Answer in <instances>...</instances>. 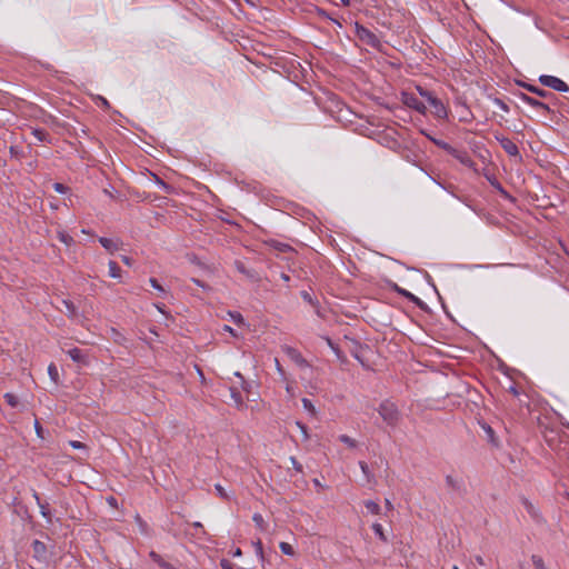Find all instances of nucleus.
<instances>
[{
    "mask_svg": "<svg viewBox=\"0 0 569 569\" xmlns=\"http://www.w3.org/2000/svg\"><path fill=\"white\" fill-rule=\"evenodd\" d=\"M372 530L382 541H387V537L385 536L382 525L373 523L372 525Z\"/></svg>",
    "mask_w": 569,
    "mask_h": 569,
    "instance_id": "obj_38",
    "label": "nucleus"
},
{
    "mask_svg": "<svg viewBox=\"0 0 569 569\" xmlns=\"http://www.w3.org/2000/svg\"><path fill=\"white\" fill-rule=\"evenodd\" d=\"M508 390H509V392H510V393H512L513 396H516V397H517V396H519V391H518V389H517V387H516V386L511 385V386L509 387V389H508Z\"/></svg>",
    "mask_w": 569,
    "mask_h": 569,
    "instance_id": "obj_57",
    "label": "nucleus"
},
{
    "mask_svg": "<svg viewBox=\"0 0 569 569\" xmlns=\"http://www.w3.org/2000/svg\"><path fill=\"white\" fill-rule=\"evenodd\" d=\"M445 480L447 487L455 491H461L463 489L462 478L456 477L453 475H447Z\"/></svg>",
    "mask_w": 569,
    "mask_h": 569,
    "instance_id": "obj_15",
    "label": "nucleus"
},
{
    "mask_svg": "<svg viewBox=\"0 0 569 569\" xmlns=\"http://www.w3.org/2000/svg\"><path fill=\"white\" fill-rule=\"evenodd\" d=\"M57 238L59 239V241L64 243L67 247H70L74 243L73 238L64 230H58Z\"/></svg>",
    "mask_w": 569,
    "mask_h": 569,
    "instance_id": "obj_24",
    "label": "nucleus"
},
{
    "mask_svg": "<svg viewBox=\"0 0 569 569\" xmlns=\"http://www.w3.org/2000/svg\"><path fill=\"white\" fill-rule=\"evenodd\" d=\"M432 142L441 148L442 150H445L446 152H448L449 154L451 153V151L453 150V147L450 146L448 142L443 141V140H438V139H432Z\"/></svg>",
    "mask_w": 569,
    "mask_h": 569,
    "instance_id": "obj_32",
    "label": "nucleus"
},
{
    "mask_svg": "<svg viewBox=\"0 0 569 569\" xmlns=\"http://www.w3.org/2000/svg\"><path fill=\"white\" fill-rule=\"evenodd\" d=\"M378 413L382 418V420L387 422V425H390L391 409L389 408L388 403H381Z\"/></svg>",
    "mask_w": 569,
    "mask_h": 569,
    "instance_id": "obj_22",
    "label": "nucleus"
},
{
    "mask_svg": "<svg viewBox=\"0 0 569 569\" xmlns=\"http://www.w3.org/2000/svg\"><path fill=\"white\" fill-rule=\"evenodd\" d=\"M230 397L234 401L237 407H242L243 406V398H242L241 392L239 391V389L237 387H230Z\"/></svg>",
    "mask_w": 569,
    "mask_h": 569,
    "instance_id": "obj_25",
    "label": "nucleus"
},
{
    "mask_svg": "<svg viewBox=\"0 0 569 569\" xmlns=\"http://www.w3.org/2000/svg\"><path fill=\"white\" fill-rule=\"evenodd\" d=\"M300 296L301 298L307 302L309 303L310 306H312L313 308H318V299L317 298H313L308 291L306 290H302L300 292Z\"/></svg>",
    "mask_w": 569,
    "mask_h": 569,
    "instance_id": "obj_28",
    "label": "nucleus"
},
{
    "mask_svg": "<svg viewBox=\"0 0 569 569\" xmlns=\"http://www.w3.org/2000/svg\"><path fill=\"white\" fill-rule=\"evenodd\" d=\"M525 88L528 91H530V92H532V93H535V94H537V96H539L541 98L553 97V94L551 92L546 91L543 89H540V88H538L536 86H532V84H525Z\"/></svg>",
    "mask_w": 569,
    "mask_h": 569,
    "instance_id": "obj_23",
    "label": "nucleus"
},
{
    "mask_svg": "<svg viewBox=\"0 0 569 569\" xmlns=\"http://www.w3.org/2000/svg\"><path fill=\"white\" fill-rule=\"evenodd\" d=\"M280 278H281L284 282L290 281V277H289L287 273H284V272H282V273H281Z\"/></svg>",
    "mask_w": 569,
    "mask_h": 569,
    "instance_id": "obj_62",
    "label": "nucleus"
},
{
    "mask_svg": "<svg viewBox=\"0 0 569 569\" xmlns=\"http://www.w3.org/2000/svg\"><path fill=\"white\" fill-rule=\"evenodd\" d=\"M150 558L156 561L160 567L162 568H166V569H169L170 568V565L168 562H166L160 555H158L156 551H151L150 552Z\"/></svg>",
    "mask_w": 569,
    "mask_h": 569,
    "instance_id": "obj_31",
    "label": "nucleus"
},
{
    "mask_svg": "<svg viewBox=\"0 0 569 569\" xmlns=\"http://www.w3.org/2000/svg\"><path fill=\"white\" fill-rule=\"evenodd\" d=\"M315 312L318 317L323 318V313L321 311L320 303L318 302V308H315Z\"/></svg>",
    "mask_w": 569,
    "mask_h": 569,
    "instance_id": "obj_58",
    "label": "nucleus"
},
{
    "mask_svg": "<svg viewBox=\"0 0 569 569\" xmlns=\"http://www.w3.org/2000/svg\"><path fill=\"white\" fill-rule=\"evenodd\" d=\"M357 36L366 44L387 54L386 48L388 47V42L381 41V39L368 28L357 24Z\"/></svg>",
    "mask_w": 569,
    "mask_h": 569,
    "instance_id": "obj_1",
    "label": "nucleus"
},
{
    "mask_svg": "<svg viewBox=\"0 0 569 569\" xmlns=\"http://www.w3.org/2000/svg\"><path fill=\"white\" fill-rule=\"evenodd\" d=\"M493 103L506 113L510 111L509 106L500 98H495Z\"/></svg>",
    "mask_w": 569,
    "mask_h": 569,
    "instance_id": "obj_43",
    "label": "nucleus"
},
{
    "mask_svg": "<svg viewBox=\"0 0 569 569\" xmlns=\"http://www.w3.org/2000/svg\"><path fill=\"white\" fill-rule=\"evenodd\" d=\"M154 177V181L156 183L166 192V193H171L172 190H173V187L169 183H167L166 181H163L161 178H159L158 176H153Z\"/></svg>",
    "mask_w": 569,
    "mask_h": 569,
    "instance_id": "obj_30",
    "label": "nucleus"
},
{
    "mask_svg": "<svg viewBox=\"0 0 569 569\" xmlns=\"http://www.w3.org/2000/svg\"><path fill=\"white\" fill-rule=\"evenodd\" d=\"M522 505H523L526 511L531 516V518L535 521L539 522L541 520L540 513L538 512L536 507L528 499L523 498Z\"/></svg>",
    "mask_w": 569,
    "mask_h": 569,
    "instance_id": "obj_19",
    "label": "nucleus"
},
{
    "mask_svg": "<svg viewBox=\"0 0 569 569\" xmlns=\"http://www.w3.org/2000/svg\"><path fill=\"white\" fill-rule=\"evenodd\" d=\"M290 461L296 471L302 472V470H303L302 465L295 457H290Z\"/></svg>",
    "mask_w": 569,
    "mask_h": 569,
    "instance_id": "obj_51",
    "label": "nucleus"
},
{
    "mask_svg": "<svg viewBox=\"0 0 569 569\" xmlns=\"http://www.w3.org/2000/svg\"><path fill=\"white\" fill-rule=\"evenodd\" d=\"M223 329H224L226 331L230 332L231 335L236 336L234 330H233L230 326L226 325V326L223 327Z\"/></svg>",
    "mask_w": 569,
    "mask_h": 569,
    "instance_id": "obj_63",
    "label": "nucleus"
},
{
    "mask_svg": "<svg viewBox=\"0 0 569 569\" xmlns=\"http://www.w3.org/2000/svg\"><path fill=\"white\" fill-rule=\"evenodd\" d=\"M450 156L456 158L461 164L468 168H475V161L470 158L467 151L453 148Z\"/></svg>",
    "mask_w": 569,
    "mask_h": 569,
    "instance_id": "obj_12",
    "label": "nucleus"
},
{
    "mask_svg": "<svg viewBox=\"0 0 569 569\" xmlns=\"http://www.w3.org/2000/svg\"><path fill=\"white\" fill-rule=\"evenodd\" d=\"M69 445L73 448V449H84L86 448V445L78 441V440H71L69 441Z\"/></svg>",
    "mask_w": 569,
    "mask_h": 569,
    "instance_id": "obj_53",
    "label": "nucleus"
},
{
    "mask_svg": "<svg viewBox=\"0 0 569 569\" xmlns=\"http://www.w3.org/2000/svg\"><path fill=\"white\" fill-rule=\"evenodd\" d=\"M365 506H366L367 511L372 515L378 513V511L380 509L379 505L377 502H375L373 500L366 501Z\"/></svg>",
    "mask_w": 569,
    "mask_h": 569,
    "instance_id": "obj_33",
    "label": "nucleus"
},
{
    "mask_svg": "<svg viewBox=\"0 0 569 569\" xmlns=\"http://www.w3.org/2000/svg\"><path fill=\"white\" fill-rule=\"evenodd\" d=\"M531 561L535 567V569H547L543 562V559L540 556L532 555Z\"/></svg>",
    "mask_w": 569,
    "mask_h": 569,
    "instance_id": "obj_34",
    "label": "nucleus"
},
{
    "mask_svg": "<svg viewBox=\"0 0 569 569\" xmlns=\"http://www.w3.org/2000/svg\"><path fill=\"white\" fill-rule=\"evenodd\" d=\"M301 402L305 410H307L311 415H316V408L310 399L302 398Z\"/></svg>",
    "mask_w": 569,
    "mask_h": 569,
    "instance_id": "obj_37",
    "label": "nucleus"
},
{
    "mask_svg": "<svg viewBox=\"0 0 569 569\" xmlns=\"http://www.w3.org/2000/svg\"><path fill=\"white\" fill-rule=\"evenodd\" d=\"M236 267L240 273L246 276L251 281L259 282L261 280V277L257 270L247 268L242 262H237Z\"/></svg>",
    "mask_w": 569,
    "mask_h": 569,
    "instance_id": "obj_13",
    "label": "nucleus"
},
{
    "mask_svg": "<svg viewBox=\"0 0 569 569\" xmlns=\"http://www.w3.org/2000/svg\"><path fill=\"white\" fill-rule=\"evenodd\" d=\"M274 362H276L277 370H278L279 372L283 373V370H282V368H281V366H280L279 360H278V359H274Z\"/></svg>",
    "mask_w": 569,
    "mask_h": 569,
    "instance_id": "obj_64",
    "label": "nucleus"
},
{
    "mask_svg": "<svg viewBox=\"0 0 569 569\" xmlns=\"http://www.w3.org/2000/svg\"><path fill=\"white\" fill-rule=\"evenodd\" d=\"M322 339L326 341L328 347L336 353V356L340 359L342 356H341V350L339 349L338 345L335 343L333 340L329 337H322Z\"/></svg>",
    "mask_w": 569,
    "mask_h": 569,
    "instance_id": "obj_29",
    "label": "nucleus"
},
{
    "mask_svg": "<svg viewBox=\"0 0 569 569\" xmlns=\"http://www.w3.org/2000/svg\"><path fill=\"white\" fill-rule=\"evenodd\" d=\"M191 526L194 529V533H193L194 536L201 538L202 536H204L207 533L206 530L203 529V526L201 522L194 521L191 523Z\"/></svg>",
    "mask_w": 569,
    "mask_h": 569,
    "instance_id": "obj_35",
    "label": "nucleus"
},
{
    "mask_svg": "<svg viewBox=\"0 0 569 569\" xmlns=\"http://www.w3.org/2000/svg\"><path fill=\"white\" fill-rule=\"evenodd\" d=\"M252 520L256 522L257 526L262 527L263 525V517L260 513H254L252 516Z\"/></svg>",
    "mask_w": 569,
    "mask_h": 569,
    "instance_id": "obj_52",
    "label": "nucleus"
},
{
    "mask_svg": "<svg viewBox=\"0 0 569 569\" xmlns=\"http://www.w3.org/2000/svg\"><path fill=\"white\" fill-rule=\"evenodd\" d=\"M61 303L63 305V307L66 309L64 310L66 315L69 318L73 319L77 316V307L74 306V303L68 299H62Z\"/></svg>",
    "mask_w": 569,
    "mask_h": 569,
    "instance_id": "obj_21",
    "label": "nucleus"
},
{
    "mask_svg": "<svg viewBox=\"0 0 569 569\" xmlns=\"http://www.w3.org/2000/svg\"><path fill=\"white\" fill-rule=\"evenodd\" d=\"M475 560H476V562H477L478 565H480V566H485V560H483V558H482L481 556H476V557H475Z\"/></svg>",
    "mask_w": 569,
    "mask_h": 569,
    "instance_id": "obj_59",
    "label": "nucleus"
},
{
    "mask_svg": "<svg viewBox=\"0 0 569 569\" xmlns=\"http://www.w3.org/2000/svg\"><path fill=\"white\" fill-rule=\"evenodd\" d=\"M369 138L377 141L379 144L390 148L391 143V133L389 132V127L387 124H373L368 129Z\"/></svg>",
    "mask_w": 569,
    "mask_h": 569,
    "instance_id": "obj_3",
    "label": "nucleus"
},
{
    "mask_svg": "<svg viewBox=\"0 0 569 569\" xmlns=\"http://www.w3.org/2000/svg\"><path fill=\"white\" fill-rule=\"evenodd\" d=\"M256 553L260 557L261 560H263V548L262 542L258 540L254 542Z\"/></svg>",
    "mask_w": 569,
    "mask_h": 569,
    "instance_id": "obj_50",
    "label": "nucleus"
},
{
    "mask_svg": "<svg viewBox=\"0 0 569 569\" xmlns=\"http://www.w3.org/2000/svg\"><path fill=\"white\" fill-rule=\"evenodd\" d=\"M283 352L288 356V358L293 361L297 366H299L300 368H305V367H308V361L303 358V356L301 355V352L293 348V347H290V346H284L282 348Z\"/></svg>",
    "mask_w": 569,
    "mask_h": 569,
    "instance_id": "obj_9",
    "label": "nucleus"
},
{
    "mask_svg": "<svg viewBox=\"0 0 569 569\" xmlns=\"http://www.w3.org/2000/svg\"><path fill=\"white\" fill-rule=\"evenodd\" d=\"M31 134L39 142H46V143H51L52 142V138H51L50 133L47 130H44V129L33 128L32 131H31Z\"/></svg>",
    "mask_w": 569,
    "mask_h": 569,
    "instance_id": "obj_17",
    "label": "nucleus"
},
{
    "mask_svg": "<svg viewBox=\"0 0 569 569\" xmlns=\"http://www.w3.org/2000/svg\"><path fill=\"white\" fill-rule=\"evenodd\" d=\"M48 373L50 376V379L53 381V382H58V379H59V372H58V368L56 367L54 363H50L49 367H48Z\"/></svg>",
    "mask_w": 569,
    "mask_h": 569,
    "instance_id": "obj_36",
    "label": "nucleus"
},
{
    "mask_svg": "<svg viewBox=\"0 0 569 569\" xmlns=\"http://www.w3.org/2000/svg\"><path fill=\"white\" fill-rule=\"evenodd\" d=\"M539 82L548 88H551L552 90L559 91V92H567L569 91L568 84L562 81L561 79L549 76V74H542L539 77Z\"/></svg>",
    "mask_w": 569,
    "mask_h": 569,
    "instance_id": "obj_5",
    "label": "nucleus"
},
{
    "mask_svg": "<svg viewBox=\"0 0 569 569\" xmlns=\"http://www.w3.org/2000/svg\"><path fill=\"white\" fill-rule=\"evenodd\" d=\"M149 283L153 289H156L159 293L166 295V289L158 282L156 278H150Z\"/></svg>",
    "mask_w": 569,
    "mask_h": 569,
    "instance_id": "obj_42",
    "label": "nucleus"
},
{
    "mask_svg": "<svg viewBox=\"0 0 569 569\" xmlns=\"http://www.w3.org/2000/svg\"><path fill=\"white\" fill-rule=\"evenodd\" d=\"M109 276L114 279H119L121 277V269L118 263L113 260H110L109 263Z\"/></svg>",
    "mask_w": 569,
    "mask_h": 569,
    "instance_id": "obj_26",
    "label": "nucleus"
},
{
    "mask_svg": "<svg viewBox=\"0 0 569 569\" xmlns=\"http://www.w3.org/2000/svg\"><path fill=\"white\" fill-rule=\"evenodd\" d=\"M121 261L129 267H131L133 262V260L128 256H121Z\"/></svg>",
    "mask_w": 569,
    "mask_h": 569,
    "instance_id": "obj_55",
    "label": "nucleus"
},
{
    "mask_svg": "<svg viewBox=\"0 0 569 569\" xmlns=\"http://www.w3.org/2000/svg\"><path fill=\"white\" fill-rule=\"evenodd\" d=\"M229 315H230V317H231V319L233 320L234 323H237L239 326L240 325H244V319H243V317H242V315L240 312H237V311L231 312L230 311Z\"/></svg>",
    "mask_w": 569,
    "mask_h": 569,
    "instance_id": "obj_44",
    "label": "nucleus"
},
{
    "mask_svg": "<svg viewBox=\"0 0 569 569\" xmlns=\"http://www.w3.org/2000/svg\"><path fill=\"white\" fill-rule=\"evenodd\" d=\"M415 89L419 92L421 97H425L427 99L430 107L432 108V114L435 118L439 120H445L448 118V109L440 99H438L430 92L422 90V88L419 86H417Z\"/></svg>",
    "mask_w": 569,
    "mask_h": 569,
    "instance_id": "obj_2",
    "label": "nucleus"
},
{
    "mask_svg": "<svg viewBox=\"0 0 569 569\" xmlns=\"http://www.w3.org/2000/svg\"><path fill=\"white\" fill-rule=\"evenodd\" d=\"M68 356L71 358L72 361L77 363H87V355L83 352V350L74 347L67 351Z\"/></svg>",
    "mask_w": 569,
    "mask_h": 569,
    "instance_id": "obj_16",
    "label": "nucleus"
},
{
    "mask_svg": "<svg viewBox=\"0 0 569 569\" xmlns=\"http://www.w3.org/2000/svg\"><path fill=\"white\" fill-rule=\"evenodd\" d=\"M280 547V550L282 553L287 555V556H293L295 555V550L292 548V546L288 542H280L279 545Z\"/></svg>",
    "mask_w": 569,
    "mask_h": 569,
    "instance_id": "obj_39",
    "label": "nucleus"
},
{
    "mask_svg": "<svg viewBox=\"0 0 569 569\" xmlns=\"http://www.w3.org/2000/svg\"><path fill=\"white\" fill-rule=\"evenodd\" d=\"M99 242L111 254L114 253L116 251H118L121 246V242L114 241V240H112L110 238H106V237H100Z\"/></svg>",
    "mask_w": 569,
    "mask_h": 569,
    "instance_id": "obj_14",
    "label": "nucleus"
},
{
    "mask_svg": "<svg viewBox=\"0 0 569 569\" xmlns=\"http://www.w3.org/2000/svg\"><path fill=\"white\" fill-rule=\"evenodd\" d=\"M53 190L60 194H66L70 191V188L60 182L53 183Z\"/></svg>",
    "mask_w": 569,
    "mask_h": 569,
    "instance_id": "obj_41",
    "label": "nucleus"
},
{
    "mask_svg": "<svg viewBox=\"0 0 569 569\" xmlns=\"http://www.w3.org/2000/svg\"><path fill=\"white\" fill-rule=\"evenodd\" d=\"M32 497L34 498L39 509H40V513L41 516L46 519V521L48 523H52V513L49 509V503L48 502H43L40 497H39V493L36 491V490H32Z\"/></svg>",
    "mask_w": 569,
    "mask_h": 569,
    "instance_id": "obj_11",
    "label": "nucleus"
},
{
    "mask_svg": "<svg viewBox=\"0 0 569 569\" xmlns=\"http://www.w3.org/2000/svg\"><path fill=\"white\" fill-rule=\"evenodd\" d=\"M220 567L222 569H232V563L229 560H227V559H222L220 561Z\"/></svg>",
    "mask_w": 569,
    "mask_h": 569,
    "instance_id": "obj_54",
    "label": "nucleus"
},
{
    "mask_svg": "<svg viewBox=\"0 0 569 569\" xmlns=\"http://www.w3.org/2000/svg\"><path fill=\"white\" fill-rule=\"evenodd\" d=\"M264 243L270 248H273L274 250L283 253L292 250V247L290 244L280 242L274 239H268L264 241Z\"/></svg>",
    "mask_w": 569,
    "mask_h": 569,
    "instance_id": "obj_18",
    "label": "nucleus"
},
{
    "mask_svg": "<svg viewBox=\"0 0 569 569\" xmlns=\"http://www.w3.org/2000/svg\"><path fill=\"white\" fill-rule=\"evenodd\" d=\"M339 440L350 448H355L357 446L356 440L347 435L339 436Z\"/></svg>",
    "mask_w": 569,
    "mask_h": 569,
    "instance_id": "obj_40",
    "label": "nucleus"
},
{
    "mask_svg": "<svg viewBox=\"0 0 569 569\" xmlns=\"http://www.w3.org/2000/svg\"><path fill=\"white\" fill-rule=\"evenodd\" d=\"M496 139L507 154L510 157H520L519 148L511 139L507 137H496Z\"/></svg>",
    "mask_w": 569,
    "mask_h": 569,
    "instance_id": "obj_10",
    "label": "nucleus"
},
{
    "mask_svg": "<svg viewBox=\"0 0 569 569\" xmlns=\"http://www.w3.org/2000/svg\"><path fill=\"white\" fill-rule=\"evenodd\" d=\"M34 430H36V433L39 438L43 439L44 436H43V428L41 427L40 422L38 419L34 420Z\"/></svg>",
    "mask_w": 569,
    "mask_h": 569,
    "instance_id": "obj_49",
    "label": "nucleus"
},
{
    "mask_svg": "<svg viewBox=\"0 0 569 569\" xmlns=\"http://www.w3.org/2000/svg\"><path fill=\"white\" fill-rule=\"evenodd\" d=\"M3 399L11 408H17L20 403L19 398L11 392H6Z\"/></svg>",
    "mask_w": 569,
    "mask_h": 569,
    "instance_id": "obj_27",
    "label": "nucleus"
},
{
    "mask_svg": "<svg viewBox=\"0 0 569 569\" xmlns=\"http://www.w3.org/2000/svg\"><path fill=\"white\" fill-rule=\"evenodd\" d=\"M32 551H33V558L40 562L48 565L49 563V555H48V548L44 542L36 539L32 541Z\"/></svg>",
    "mask_w": 569,
    "mask_h": 569,
    "instance_id": "obj_8",
    "label": "nucleus"
},
{
    "mask_svg": "<svg viewBox=\"0 0 569 569\" xmlns=\"http://www.w3.org/2000/svg\"><path fill=\"white\" fill-rule=\"evenodd\" d=\"M343 340H345L346 347L349 350V352L359 362H361L363 365V351L367 349V347L363 348L357 339L349 337L348 335L343 336Z\"/></svg>",
    "mask_w": 569,
    "mask_h": 569,
    "instance_id": "obj_6",
    "label": "nucleus"
},
{
    "mask_svg": "<svg viewBox=\"0 0 569 569\" xmlns=\"http://www.w3.org/2000/svg\"><path fill=\"white\" fill-rule=\"evenodd\" d=\"M240 387L249 397L251 393L252 383L247 381L246 379H242V381L240 382Z\"/></svg>",
    "mask_w": 569,
    "mask_h": 569,
    "instance_id": "obj_46",
    "label": "nucleus"
},
{
    "mask_svg": "<svg viewBox=\"0 0 569 569\" xmlns=\"http://www.w3.org/2000/svg\"><path fill=\"white\" fill-rule=\"evenodd\" d=\"M359 465H360L361 470L363 471V473H366V475H367V472H368V466H367V463H366V462L360 461V462H359Z\"/></svg>",
    "mask_w": 569,
    "mask_h": 569,
    "instance_id": "obj_61",
    "label": "nucleus"
},
{
    "mask_svg": "<svg viewBox=\"0 0 569 569\" xmlns=\"http://www.w3.org/2000/svg\"><path fill=\"white\" fill-rule=\"evenodd\" d=\"M498 191H500L502 194L507 196V191L502 188L500 182H497V187H495Z\"/></svg>",
    "mask_w": 569,
    "mask_h": 569,
    "instance_id": "obj_60",
    "label": "nucleus"
},
{
    "mask_svg": "<svg viewBox=\"0 0 569 569\" xmlns=\"http://www.w3.org/2000/svg\"><path fill=\"white\" fill-rule=\"evenodd\" d=\"M401 102L406 107L413 109L420 113L426 112L425 103L419 99L417 93L410 89H406V90L401 91Z\"/></svg>",
    "mask_w": 569,
    "mask_h": 569,
    "instance_id": "obj_4",
    "label": "nucleus"
},
{
    "mask_svg": "<svg viewBox=\"0 0 569 569\" xmlns=\"http://www.w3.org/2000/svg\"><path fill=\"white\" fill-rule=\"evenodd\" d=\"M296 425L300 429V431L303 436V439L305 440L309 439L308 427L305 423H302L301 421H297Z\"/></svg>",
    "mask_w": 569,
    "mask_h": 569,
    "instance_id": "obj_47",
    "label": "nucleus"
},
{
    "mask_svg": "<svg viewBox=\"0 0 569 569\" xmlns=\"http://www.w3.org/2000/svg\"><path fill=\"white\" fill-rule=\"evenodd\" d=\"M485 430H486V432L488 433V436H489L490 440H491V441H493V430H492V428H491L490 426H487V427L485 428Z\"/></svg>",
    "mask_w": 569,
    "mask_h": 569,
    "instance_id": "obj_56",
    "label": "nucleus"
},
{
    "mask_svg": "<svg viewBox=\"0 0 569 569\" xmlns=\"http://www.w3.org/2000/svg\"><path fill=\"white\" fill-rule=\"evenodd\" d=\"M214 489L220 498H222L224 500L229 499L228 493L226 492L224 488L220 483L214 485Z\"/></svg>",
    "mask_w": 569,
    "mask_h": 569,
    "instance_id": "obj_45",
    "label": "nucleus"
},
{
    "mask_svg": "<svg viewBox=\"0 0 569 569\" xmlns=\"http://www.w3.org/2000/svg\"><path fill=\"white\" fill-rule=\"evenodd\" d=\"M393 292H398L407 298H409L411 301L416 302L418 306H422L423 302L417 298L416 296H413L411 292L400 288L398 284L393 283Z\"/></svg>",
    "mask_w": 569,
    "mask_h": 569,
    "instance_id": "obj_20",
    "label": "nucleus"
},
{
    "mask_svg": "<svg viewBox=\"0 0 569 569\" xmlns=\"http://www.w3.org/2000/svg\"><path fill=\"white\" fill-rule=\"evenodd\" d=\"M96 101H97L98 106H100V107H102L104 109L110 108L109 101L104 97H102V96H98Z\"/></svg>",
    "mask_w": 569,
    "mask_h": 569,
    "instance_id": "obj_48",
    "label": "nucleus"
},
{
    "mask_svg": "<svg viewBox=\"0 0 569 569\" xmlns=\"http://www.w3.org/2000/svg\"><path fill=\"white\" fill-rule=\"evenodd\" d=\"M518 97L523 103L530 106L531 108H533L535 110L542 114L553 112L547 103L536 98H532L526 93H519Z\"/></svg>",
    "mask_w": 569,
    "mask_h": 569,
    "instance_id": "obj_7",
    "label": "nucleus"
}]
</instances>
